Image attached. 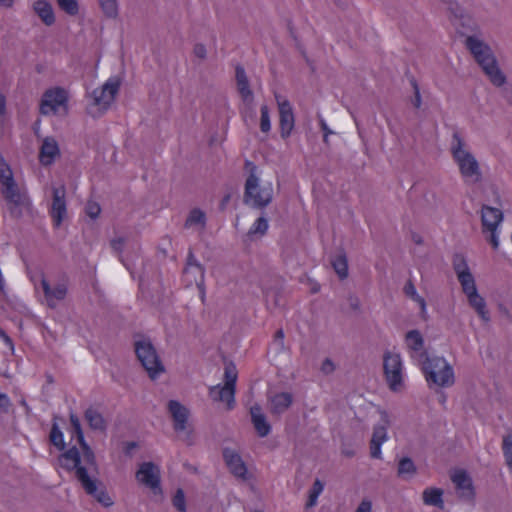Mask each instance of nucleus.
I'll list each match as a JSON object with an SVG mask.
<instances>
[{"label": "nucleus", "instance_id": "1", "mask_svg": "<svg viewBox=\"0 0 512 512\" xmlns=\"http://www.w3.org/2000/svg\"><path fill=\"white\" fill-rule=\"evenodd\" d=\"M70 424L72 433L77 437L80 449L76 447L70 448L59 457V463L67 470H76V476L85 491L103 506L110 507L113 505L112 498L104 489H99L97 481L92 479L87 473L88 470L96 468L95 456L84 439L79 418L73 413L70 414Z\"/></svg>", "mask_w": 512, "mask_h": 512}, {"label": "nucleus", "instance_id": "2", "mask_svg": "<svg viewBox=\"0 0 512 512\" xmlns=\"http://www.w3.org/2000/svg\"><path fill=\"white\" fill-rule=\"evenodd\" d=\"M453 269L471 308L483 322L490 321V314L485 299L479 294L475 278L463 255H455Z\"/></svg>", "mask_w": 512, "mask_h": 512}, {"label": "nucleus", "instance_id": "3", "mask_svg": "<svg viewBox=\"0 0 512 512\" xmlns=\"http://www.w3.org/2000/svg\"><path fill=\"white\" fill-rule=\"evenodd\" d=\"M449 151L460 176L465 182L477 183L482 179L480 163L460 133H453Z\"/></svg>", "mask_w": 512, "mask_h": 512}, {"label": "nucleus", "instance_id": "4", "mask_svg": "<svg viewBox=\"0 0 512 512\" xmlns=\"http://www.w3.org/2000/svg\"><path fill=\"white\" fill-rule=\"evenodd\" d=\"M273 192L272 182L262 180L257 167L252 166L245 182L244 202L256 209L265 208L272 202Z\"/></svg>", "mask_w": 512, "mask_h": 512}, {"label": "nucleus", "instance_id": "5", "mask_svg": "<svg viewBox=\"0 0 512 512\" xmlns=\"http://www.w3.org/2000/svg\"><path fill=\"white\" fill-rule=\"evenodd\" d=\"M120 86V78L111 76L102 86L94 89L89 95L90 102L87 107L88 113L92 117H99L105 113L114 102Z\"/></svg>", "mask_w": 512, "mask_h": 512}, {"label": "nucleus", "instance_id": "6", "mask_svg": "<svg viewBox=\"0 0 512 512\" xmlns=\"http://www.w3.org/2000/svg\"><path fill=\"white\" fill-rule=\"evenodd\" d=\"M481 232L486 242L494 251L501 245V234L504 222V213L500 208L482 205L480 209Z\"/></svg>", "mask_w": 512, "mask_h": 512}, {"label": "nucleus", "instance_id": "7", "mask_svg": "<svg viewBox=\"0 0 512 512\" xmlns=\"http://www.w3.org/2000/svg\"><path fill=\"white\" fill-rule=\"evenodd\" d=\"M421 368L429 386L450 387L455 382L453 367L444 357H427L421 362Z\"/></svg>", "mask_w": 512, "mask_h": 512}, {"label": "nucleus", "instance_id": "8", "mask_svg": "<svg viewBox=\"0 0 512 512\" xmlns=\"http://www.w3.org/2000/svg\"><path fill=\"white\" fill-rule=\"evenodd\" d=\"M69 92L60 86L46 89L40 99L39 111L43 116L64 117L69 112Z\"/></svg>", "mask_w": 512, "mask_h": 512}, {"label": "nucleus", "instance_id": "9", "mask_svg": "<svg viewBox=\"0 0 512 512\" xmlns=\"http://www.w3.org/2000/svg\"><path fill=\"white\" fill-rule=\"evenodd\" d=\"M238 373L235 365L232 363L225 366L224 384L212 386L209 395L213 401L223 402L228 409H232L235 404V388Z\"/></svg>", "mask_w": 512, "mask_h": 512}, {"label": "nucleus", "instance_id": "10", "mask_svg": "<svg viewBox=\"0 0 512 512\" xmlns=\"http://www.w3.org/2000/svg\"><path fill=\"white\" fill-rule=\"evenodd\" d=\"M135 352L138 360L141 362L151 379H157L165 372L163 363L161 362L154 346L148 339L136 341Z\"/></svg>", "mask_w": 512, "mask_h": 512}, {"label": "nucleus", "instance_id": "11", "mask_svg": "<svg viewBox=\"0 0 512 512\" xmlns=\"http://www.w3.org/2000/svg\"><path fill=\"white\" fill-rule=\"evenodd\" d=\"M0 184L3 196L14 207L20 208L29 204L26 194L18 188L12 170L6 163L0 164Z\"/></svg>", "mask_w": 512, "mask_h": 512}, {"label": "nucleus", "instance_id": "12", "mask_svg": "<svg viewBox=\"0 0 512 512\" xmlns=\"http://www.w3.org/2000/svg\"><path fill=\"white\" fill-rule=\"evenodd\" d=\"M30 280L37 292L42 291L44 299L49 307H55L67 294V287L63 283L51 286L44 273L40 270L30 273Z\"/></svg>", "mask_w": 512, "mask_h": 512}, {"label": "nucleus", "instance_id": "13", "mask_svg": "<svg viewBox=\"0 0 512 512\" xmlns=\"http://www.w3.org/2000/svg\"><path fill=\"white\" fill-rule=\"evenodd\" d=\"M384 372L388 387L393 392L404 389L403 363L399 354L387 352L384 355Z\"/></svg>", "mask_w": 512, "mask_h": 512}, {"label": "nucleus", "instance_id": "14", "mask_svg": "<svg viewBox=\"0 0 512 512\" xmlns=\"http://www.w3.org/2000/svg\"><path fill=\"white\" fill-rule=\"evenodd\" d=\"M391 425V417L385 410H379V423L373 428L370 441V456L373 459H382L381 447L389 439L388 428Z\"/></svg>", "mask_w": 512, "mask_h": 512}, {"label": "nucleus", "instance_id": "15", "mask_svg": "<svg viewBox=\"0 0 512 512\" xmlns=\"http://www.w3.org/2000/svg\"><path fill=\"white\" fill-rule=\"evenodd\" d=\"M223 457L230 473L234 477L249 484H252L255 481L253 471L247 467L237 451L226 448L223 451Z\"/></svg>", "mask_w": 512, "mask_h": 512}, {"label": "nucleus", "instance_id": "16", "mask_svg": "<svg viewBox=\"0 0 512 512\" xmlns=\"http://www.w3.org/2000/svg\"><path fill=\"white\" fill-rule=\"evenodd\" d=\"M137 481L157 494L161 492L160 468L152 462H144L139 465L136 472Z\"/></svg>", "mask_w": 512, "mask_h": 512}, {"label": "nucleus", "instance_id": "17", "mask_svg": "<svg viewBox=\"0 0 512 512\" xmlns=\"http://www.w3.org/2000/svg\"><path fill=\"white\" fill-rule=\"evenodd\" d=\"M465 45L479 65L495 57L491 47L479 35L466 37Z\"/></svg>", "mask_w": 512, "mask_h": 512}, {"label": "nucleus", "instance_id": "18", "mask_svg": "<svg viewBox=\"0 0 512 512\" xmlns=\"http://www.w3.org/2000/svg\"><path fill=\"white\" fill-rule=\"evenodd\" d=\"M66 189L63 185L53 187V199L50 208V216L56 227H59L67 217Z\"/></svg>", "mask_w": 512, "mask_h": 512}, {"label": "nucleus", "instance_id": "19", "mask_svg": "<svg viewBox=\"0 0 512 512\" xmlns=\"http://www.w3.org/2000/svg\"><path fill=\"white\" fill-rule=\"evenodd\" d=\"M405 345L410 357L418 365L428 357L424 349L423 336L418 330H411L407 332L405 336Z\"/></svg>", "mask_w": 512, "mask_h": 512}, {"label": "nucleus", "instance_id": "20", "mask_svg": "<svg viewBox=\"0 0 512 512\" xmlns=\"http://www.w3.org/2000/svg\"><path fill=\"white\" fill-rule=\"evenodd\" d=\"M280 116V133L282 138L290 136L294 128V113L290 102L280 96H276Z\"/></svg>", "mask_w": 512, "mask_h": 512}, {"label": "nucleus", "instance_id": "21", "mask_svg": "<svg viewBox=\"0 0 512 512\" xmlns=\"http://www.w3.org/2000/svg\"><path fill=\"white\" fill-rule=\"evenodd\" d=\"M167 409L172 418L174 430L177 433L187 432L189 410L177 400H170Z\"/></svg>", "mask_w": 512, "mask_h": 512}, {"label": "nucleus", "instance_id": "22", "mask_svg": "<svg viewBox=\"0 0 512 512\" xmlns=\"http://www.w3.org/2000/svg\"><path fill=\"white\" fill-rule=\"evenodd\" d=\"M61 155L58 141L53 136L42 139L39 148V161L43 166L52 165Z\"/></svg>", "mask_w": 512, "mask_h": 512}, {"label": "nucleus", "instance_id": "23", "mask_svg": "<svg viewBox=\"0 0 512 512\" xmlns=\"http://www.w3.org/2000/svg\"><path fill=\"white\" fill-rule=\"evenodd\" d=\"M451 480L460 497L465 499H472L474 497L472 479L465 470H455L451 475Z\"/></svg>", "mask_w": 512, "mask_h": 512}, {"label": "nucleus", "instance_id": "24", "mask_svg": "<svg viewBox=\"0 0 512 512\" xmlns=\"http://www.w3.org/2000/svg\"><path fill=\"white\" fill-rule=\"evenodd\" d=\"M479 66L482 68L484 74L493 86L503 87L506 84V75L501 70L496 57L480 64Z\"/></svg>", "mask_w": 512, "mask_h": 512}, {"label": "nucleus", "instance_id": "25", "mask_svg": "<svg viewBox=\"0 0 512 512\" xmlns=\"http://www.w3.org/2000/svg\"><path fill=\"white\" fill-rule=\"evenodd\" d=\"M204 268L192 256L189 257L186 268L184 269V280L187 285L195 284L202 288L204 284Z\"/></svg>", "mask_w": 512, "mask_h": 512}, {"label": "nucleus", "instance_id": "26", "mask_svg": "<svg viewBox=\"0 0 512 512\" xmlns=\"http://www.w3.org/2000/svg\"><path fill=\"white\" fill-rule=\"evenodd\" d=\"M293 397L288 392H279L268 397L269 410L272 414L284 413L292 404Z\"/></svg>", "mask_w": 512, "mask_h": 512}, {"label": "nucleus", "instance_id": "27", "mask_svg": "<svg viewBox=\"0 0 512 512\" xmlns=\"http://www.w3.org/2000/svg\"><path fill=\"white\" fill-rule=\"evenodd\" d=\"M251 420L253 426L260 437H266L270 431L271 426L267 421L262 408L259 405H254L250 408Z\"/></svg>", "mask_w": 512, "mask_h": 512}, {"label": "nucleus", "instance_id": "28", "mask_svg": "<svg viewBox=\"0 0 512 512\" xmlns=\"http://www.w3.org/2000/svg\"><path fill=\"white\" fill-rule=\"evenodd\" d=\"M33 9L35 13L40 17L44 24L47 26L52 25L55 22V15L53 12V8L50 3L45 0H37Z\"/></svg>", "mask_w": 512, "mask_h": 512}, {"label": "nucleus", "instance_id": "29", "mask_svg": "<svg viewBox=\"0 0 512 512\" xmlns=\"http://www.w3.org/2000/svg\"><path fill=\"white\" fill-rule=\"evenodd\" d=\"M444 491L440 488L428 487L423 490L422 499L425 505L435 506L440 509L444 508L443 501Z\"/></svg>", "mask_w": 512, "mask_h": 512}, {"label": "nucleus", "instance_id": "30", "mask_svg": "<svg viewBox=\"0 0 512 512\" xmlns=\"http://www.w3.org/2000/svg\"><path fill=\"white\" fill-rule=\"evenodd\" d=\"M417 473V467L409 457H403L398 461L397 476L402 480L408 481Z\"/></svg>", "mask_w": 512, "mask_h": 512}, {"label": "nucleus", "instance_id": "31", "mask_svg": "<svg viewBox=\"0 0 512 512\" xmlns=\"http://www.w3.org/2000/svg\"><path fill=\"white\" fill-rule=\"evenodd\" d=\"M404 292L407 297H409L419 306L422 316H425L427 313L426 301L421 295L418 294L416 287L411 281L405 284Z\"/></svg>", "mask_w": 512, "mask_h": 512}, {"label": "nucleus", "instance_id": "32", "mask_svg": "<svg viewBox=\"0 0 512 512\" xmlns=\"http://www.w3.org/2000/svg\"><path fill=\"white\" fill-rule=\"evenodd\" d=\"M323 491H324V483L321 480L316 479L308 491V499L305 504V508L311 509L314 506H316L318 503V498L322 494Z\"/></svg>", "mask_w": 512, "mask_h": 512}, {"label": "nucleus", "instance_id": "33", "mask_svg": "<svg viewBox=\"0 0 512 512\" xmlns=\"http://www.w3.org/2000/svg\"><path fill=\"white\" fill-rule=\"evenodd\" d=\"M501 449L508 469L512 472V431L502 437Z\"/></svg>", "mask_w": 512, "mask_h": 512}, {"label": "nucleus", "instance_id": "34", "mask_svg": "<svg viewBox=\"0 0 512 512\" xmlns=\"http://www.w3.org/2000/svg\"><path fill=\"white\" fill-rule=\"evenodd\" d=\"M100 9L105 17L116 19L119 15V6L117 0H98Z\"/></svg>", "mask_w": 512, "mask_h": 512}, {"label": "nucleus", "instance_id": "35", "mask_svg": "<svg viewBox=\"0 0 512 512\" xmlns=\"http://www.w3.org/2000/svg\"><path fill=\"white\" fill-rule=\"evenodd\" d=\"M85 418L92 429L100 431L105 429V420L98 411L92 408L88 409L85 413Z\"/></svg>", "mask_w": 512, "mask_h": 512}, {"label": "nucleus", "instance_id": "36", "mask_svg": "<svg viewBox=\"0 0 512 512\" xmlns=\"http://www.w3.org/2000/svg\"><path fill=\"white\" fill-rule=\"evenodd\" d=\"M205 221V213L200 209H194L189 213L185 225L188 228L195 227L201 229L204 227Z\"/></svg>", "mask_w": 512, "mask_h": 512}, {"label": "nucleus", "instance_id": "37", "mask_svg": "<svg viewBox=\"0 0 512 512\" xmlns=\"http://www.w3.org/2000/svg\"><path fill=\"white\" fill-rule=\"evenodd\" d=\"M332 266L340 279H345L348 276V262L345 255H336L332 260Z\"/></svg>", "mask_w": 512, "mask_h": 512}, {"label": "nucleus", "instance_id": "38", "mask_svg": "<svg viewBox=\"0 0 512 512\" xmlns=\"http://www.w3.org/2000/svg\"><path fill=\"white\" fill-rule=\"evenodd\" d=\"M269 227L267 218L261 216L251 225L248 231L249 236H263Z\"/></svg>", "mask_w": 512, "mask_h": 512}, {"label": "nucleus", "instance_id": "39", "mask_svg": "<svg viewBox=\"0 0 512 512\" xmlns=\"http://www.w3.org/2000/svg\"><path fill=\"white\" fill-rule=\"evenodd\" d=\"M50 440L54 446L62 450L65 447L64 435L57 424H53L50 432Z\"/></svg>", "mask_w": 512, "mask_h": 512}, {"label": "nucleus", "instance_id": "40", "mask_svg": "<svg viewBox=\"0 0 512 512\" xmlns=\"http://www.w3.org/2000/svg\"><path fill=\"white\" fill-rule=\"evenodd\" d=\"M59 7L67 14L74 16L79 12L77 0H57Z\"/></svg>", "mask_w": 512, "mask_h": 512}, {"label": "nucleus", "instance_id": "41", "mask_svg": "<svg viewBox=\"0 0 512 512\" xmlns=\"http://www.w3.org/2000/svg\"><path fill=\"white\" fill-rule=\"evenodd\" d=\"M260 129L264 133L271 130L270 112L267 105L261 106Z\"/></svg>", "mask_w": 512, "mask_h": 512}, {"label": "nucleus", "instance_id": "42", "mask_svg": "<svg viewBox=\"0 0 512 512\" xmlns=\"http://www.w3.org/2000/svg\"><path fill=\"white\" fill-rule=\"evenodd\" d=\"M238 91L244 102L251 104L253 102V92L250 89L249 81L237 84Z\"/></svg>", "mask_w": 512, "mask_h": 512}, {"label": "nucleus", "instance_id": "43", "mask_svg": "<svg viewBox=\"0 0 512 512\" xmlns=\"http://www.w3.org/2000/svg\"><path fill=\"white\" fill-rule=\"evenodd\" d=\"M173 505L179 512H186V501L183 490L178 489L173 497Z\"/></svg>", "mask_w": 512, "mask_h": 512}, {"label": "nucleus", "instance_id": "44", "mask_svg": "<svg viewBox=\"0 0 512 512\" xmlns=\"http://www.w3.org/2000/svg\"><path fill=\"white\" fill-rule=\"evenodd\" d=\"M85 211L91 219H96L100 215L101 208L97 202L89 201L86 204Z\"/></svg>", "mask_w": 512, "mask_h": 512}, {"label": "nucleus", "instance_id": "45", "mask_svg": "<svg viewBox=\"0 0 512 512\" xmlns=\"http://www.w3.org/2000/svg\"><path fill=\"white\" fill-rule=\"evenodd\" d=\"M11 400L7 394L0 392V412L8 413L11 408Z\"/></svg>", "mask_w": 512, "mask_h": 512}, {"label": "nucleus", "instance_id": "46", "mask_svg": "<svg viewBox=\"0 0 512 512\" xmlns=\"http://www.w3.org/2000/svg\"><path fill=\"white\" fill-rule=\"evenodd\" d=\"M355 512H372V501L367 498L362 499Z\"/></svg>", "mask_w": 512, "mask_h": 512}, {"label": "nucleus", "instance_id": "47", "mask_svg": "<svg viewBox=\"0 0 512 512\" xmlns=\"http://www.w3.org/2000/svg\"><path fill=\"white\" fill-rule=\"evenodd\" d=\"M193 53L197 58L204 59L207 56V49L205 45L198 43L194 46Z\"/></svg>", "mask_w": 512, "mask_h": 512}, {"label": "nucleus", "instance_id": "48", "mask_svg": "<svg viewBox=\"0 0 512 512\" xmlns=\"http://www.w3.org/2000/svg\"><path fill=\"white\" fill-rule=\"evenodd\" d=\"M335 366L334 363L330 359H326L323 361L321 365V371L325 374H330L334 371Z\"/></svg>", "mask_w": 512, "mask_h": 512}, {"label": "nucleus", "instance_id": "49", "mask_svg": "<svg viewBox=\"0 0 512 512\" xmlns=\"http://www.w3.org/2000/svg\"><path fill=\"white\" fill-rule=\"evenodd\" d=\"M236 82L237 84L241 82H248L245 70L240 66L236 68Z\"/></svg>", "mask_w": 512, "mask_h": 512}, {"label": "nucleus", "instance_id": "50", "mask_svg": "<svg viewBox=\"0 0 512 512\" xmlns=\"http://www.w3.org/2000/svg\"><path fill=\"white\" fill-rule=\"evenodd\" d=\"M320 125H321V128L324 132V142H328V137L329 135H331L333 133V131L328 127L327 123L325 122V120L321 119L320 121Z\"/></svg>", "mask_w": 512, "mask_h": 512}, {"label": "nucleus", "instance_id": "51", "mask_svg": "<svg viewBox=\"0 0 512 512\" xmlns=\"http://www.w3.org/2000/svg\"><path fill=\"white\" fill-rule=\"evenodd\" d=\"M274 341H275V343L279 347L282 348L284 346V332H283V330L280 329V330L276 331Z\"/></svg>", "mask_w": 512, "mask_h": 512}, {"label": "nucleus", "instance_id": "52", "mask_svg": "<svg viewBox=\"0 0 512 512\" xmlns=\"http://www.w3.org/2000/svg\"><path fill=\"white\" fill-rule=\"evenodd\" d=\"M123 245H124L123 238H115L111 241V246L115 251H121Z\"/></svg>", "mask_w": 512, "mask_h": 512}, {"label": "nucleus", "instance_id": "53", "mask_svg": "<svg viewBox=\"0 0 512 512\" xmlns=\"http://www.w3.org/2000/svg\"><path fill=\"white\" fill-rule=\"evenodd\" d=\"M14 0H0V6L10 8L13 6Z\"/></svg>", "mask_w": 512, "mask_h": 512}, {"label": "nucleus", "instance_id": "54", "mask_svg": "<svg viewBox=\"0 0 512 512\" xmlns=\"http://www.w3.org/2000/svg\"><path fill=\"white\" fill-rule=\"evenodd\" d=\"M415 106L416 107H419L420 104H421V99H420V94H419V91H416V97H415Z\"/></svg>", "mask_w": 512, "mask_h": 512}, {"label": "nucleus", "instance_id": "55", "mask_svg": "<svg viewBox=\"0 0 512 512\" xmlns=\"http://www.w3.org/2000/svg\"><path fill=\"white\" fill-rule=\"evenodd\" d=\"M1 337L3 338V340L5 341V343H7L8 345L12 346V342H11V339L4 333H1Z\"/></svg>", "mask_w": 512, "mask_h": 512}, {"label": "nucleus", "instance_id": "56", "mask_svg": "<svg viewBox=\"0 0 512 512\" xmlns=\"http://www.w3.org/2000/svg\"><path fill=\"white\" fill-rule=\"evenodd\" d=\"M4 110H5V103H4V100H2L0 103V113H4Z\"/></svg>", "mask_w": 512, "mask_h": 512}]
</instances>
